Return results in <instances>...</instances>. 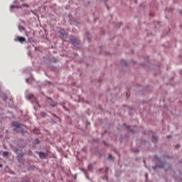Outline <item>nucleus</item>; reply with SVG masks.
Wrapping results in <instances>:
<instances>
[{"mask_svg":"<svg viewBox=\"0 0 182 182\" xmlns=\"http://www.w3.org/2000/svg\"><path fill=\"white\" fill-rule=\"evenodd\" d=\"M28 98L30 99V100H31L32 103H34V105H36L37 106L39 105V104L38 103V100H36V97H35V96L33 95V94H29Z\"/></svg>","mask_w":182,"mask_h":182,"instance_id":"1","label":"nucleus"},{"mask_svg":"<svg viewBox=\"0 0 182 182\" xmlns=\"http://www.w3.org/2000/svg\"><path fill=\"white\" fill-rule=\"evenodd\" d=\"M70 41L74 46H76V45H77V40H76L74 36H70Z\"/></svg>","mask_w":182,"mask_h":182,"instance_id":"2","label":"nucleus"},{"mask_svg":"<svg viewBox=\"0 0 182 182\" xmlns=\"http://www.w3.org/2000/svg\"><path fill=\"white\" fill-rule=\"evenodd\" d=\"M49 100L50 102H48V103L51 107H55L56 105H58V103H56V102L53 101L52 99L49 98Z\"/></svg>","mask_w":182,"mask_h":182,"instance_id":"3","label":"nucleus"},{"mask_svg":"<svg viewBox=\"0 0 182 182\" xmlns=\"http://www.w3.org/2000/svg\"><path fill=\"white\" fill-rule=\"evenodd\" d=\"M38 154H39L40 159H46V157H48V155L44 152H39Z\"/></svg>","mask_w":182,"mask_h":182,"instance_id":"4","label":"nucleus"},{"mask_svg":"<svg viewBox=\"0 0 182 182\" xmlns=\"http://www.w3.org/2000/svg\"><path fill=\"white\" fill-rule=\"evenodd\" d=\"M17 41H18V42H21V43L25 42V41H26V39H25V38L23 37H18Z\"/></svg>","mask_w":182,"mask_h":182,"instance_id":"5","label":"nucleus"},{"mask_svg":"<svg viewBox=\"0 0 182 182\" xmlns=\"http://www.w3.org/2000/svg\"><path fill=\"white\" fill-rule=\"evenodd\" d=\"M13 124L15 127H16L17 129H19L21 127V126L19 125V123H18V122H14Z\"/></svg>","mask_w":182,"mask_h":182,"instance_id":"6","label":"nucleus"},{"mask_svg":"<svg viewBox=\"0 0 182 182\" xmlns=\"http://www.w3.org/2000/svg\"><path fill=\"white\" fill-rule=\"evenodd\" d=\"M157 140H159V138H157V136H152V141H154V143H156V141H157Z\"/></svg>","mask_w":182,"mask_h":182,"instance_id":"7","label":"nucleus"},{"mask_svg":"<svg viewBox=\"0 0 182 182\" xmlns=\"http://www.w3.org/2000/svg\"><path fill=\"white\" fill-rule=\"evenodd\" d=\"M9 154V153H8V151L3 152L4 157H8Z\"/></svg>","mask_w":182,"mask_h":182,"instance_id":"8","label":"nucleus"},{"mask_svg":"<svg viewBox=\"0 0 182 182\" xmlns=\"http://www.w3.org/2000/svg\"><path fill=\"white\" fill-rule=\"evenodd\" d=\"M41 116H42V117H46V112H41Z\"/></svg>","mask_w":182,"mask_h":182,"instance_id":"9","label":"nucleus"},{"mask_svg":"<svg viewBox=\"0 0 182 182\" xmlns=\"http://www.w3.org/2000/svg\"><path fill=\"white\" fill-rule=\"evenodd\" d=\"M157 167H161V168H163V166H160L159 165H156L154 167V170H156L157 168Z\"/></svg>","mask_w":182,"mask_h":182,"instance_id":"10","label":"nucleus"},{"mask_svg":"<svg viewBox=\"0 0 182 182\" xmlns=\"http://www.w3.org/2000/svg\"><path fill=\"white\" fill-rule=\"evenodd\" d=\"M20 30L25 31V28L21 27V26H18Z\"/></svg>","mask_w":182,"mask_h":182,"instance_id":"11","label":"nucleus"},{"mask_svg":"<svg viewBox=\"0 0 182 182\" xmlns=\"http://www.w3.org/2000/svg\"><path fill=\"white\" fill-rule=\"evenodd\" d=\"M63 109H65V110H68V108H66V107H65V105H63Z\"/></svg>","mask_w":182,"mask_h":182,"instance_id":"12","label":"nucleus"},{"mask_svg":"<svg viewBox=\"0 0 182 182\" xmlns=\"http://www.w3.org/2000/svg\"><path fill=\"white\" fill-rule=\"evenodd\" d=\"M36 143H37V144L39 143V139H36Z\"/></svg>","mask_w":182,"mask_h":182,"instance_id":"13","label":"nucleus"},{"mask_svg":"<svg viewBox=\"0 0 182 182\" xmlns=\"http://www.w3.org/2000/svg\"><path fill=\"white\" fill-rule=\"evenodd\" d=\"M88 168H89V170H90L92 168V165H89Z\"/></svg>","mask_w":182,"mask_h":182,"instance_id":"14","label":"nucleus"},{"mask_svg":"<svg viewBox=\"0 0 182 182\" xmlns=\"http://www.w3.org/2000/svg\"><path fill=\"white\" fill-rule=\"evenodd\" d=\"M109 159H113V156L112 155H109Z\"/></svg>","mask_w":182,"mask_h":182,"instance_id":"15","label":"nucleus"},{"mask_svg":"<svg viewBox=\"0 0 182 182\" xmlns=\"http://www.w3.org/2000/svg\"><path fill=\"white\" fill-rule=\"evenodd\" d=\"M62 36H63V37H65V36H66V34H62Z\"/></svg>","mask_w":182,"mask_h":182,"instance_id":"16","label":"nucleus"},{"mask_svg":"<svg viewBox=\"0 0 182 182\" xmlns=\"http://www.w3.org/2000/svg\"><path fill=\"white\" fill-rule=\"evenodd\" d=\"M23 6H28V4H24Z\"/></svg>","mask_w":182,"mask_h":182,"instance_id":"17","label":"nucleus"},{"mask_svg":"<svg viewBox=\"0 0 182 182\" xmlns=\"http://www.w3.org/2000/svg\"><path fill=\"white\" fill-rule=\"evenodd\" d=\"M0 167H2V164H0Z\"/></svg>","mask_w":182,"mask_h":182,"instance_id":"18","label":"nucleus"},{"mask_svg":"<svg viewBox=\"0 0 182 182\" xmlns=\"http://www.w3.org/2000/svg\"><path fill=\"white\" fill-rule=\"evenodd\" d=\"M26 82H28V80H26Z\"/></svg>","mask_w":182,"mask_h":182,"instance_id":"19","label":"nucleus"}]
</instances>
